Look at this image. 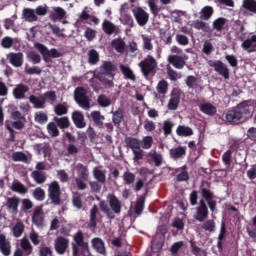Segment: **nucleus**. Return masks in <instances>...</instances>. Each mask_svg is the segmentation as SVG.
<instances>
[{"mask_svg":"<svg viewBox=\"0 0 256 256\" xmlns=\"http://www.w3.org/2000/svg\"><path fill=\"white\" fill-rule=\"evenodd\" d=\"M74 99L82 109L86 111L91 109V99L87 96V89L83 87L76 88L74 91Z\"/></svg>","mask_w":256,"mask_h":256,"instance_id":"nucleus-1","label":"nucleus"},{"mask_svg":"<svg viewBox=\"0 0 256 256\" xmlns=\"http://www.w3.org/2000/svg\"><path fill=\"white\" fill-rule=\"evenodd\" d=\"M34 47L37 49V51H39V53H41L46 63L49 61V59H59V57H63V54L59 50L55 48L49 50L41 43H35Z\"/></svg>","mask_w":256,"mask_h":256,"instance_id":"nucleus-2","label":"nucleus"},{"mask_svg":"<svg viewBox=\"0 0 256 256\" xmlns=\"http://www.w3.org/2000/svg\"><path fill=\"white\" fill-rule=\"evenodd\" d=\"M139 67L145 77H149L150 73H153L157 67V60L153 56L148 55L143 61L139 63Z\"/></svg>","mask_w":256,"mask_h":256,"instance_id":"nucleus-3","label":"nucleus"},{"mask_svg":"<svg viewBox=\"0 0 256 256\" xmlns=\"http://www.w3.org/2000/svg\"><path fill=\"white\" fill-rule=\"evenodd\" d=\"M102 75L109 77V79H105L102 77L103 81L107 83V85H113V77H115V71H117V66L113 65L111 62H104L101 66Z\"/></svg>","mask_w":256,"mask_h":256,"instance_id":"nucleus-4","label":"nucleus"},{"mask_svg":"<svg viewBox=\"0 0 256 256\" xmlns=\"http://www.w3.org/2000/svg\"><path fill=\"white\" fill-rule=\"evenodd\" d=\"M236 109L241 113L242 121H247V119H251L253 116L255 107H253L251 102H242L236 107Z\"/></svg>","mask_w":256,"mask_h":256,"instance_id":"nucleus-5","label":"nucleus"},{"mask_svg":"<svg viewBox=\"0 0 256 256\" xmlns=\"http://www.w3.org/2000/svg\"><path fill=\"white\" fill-rule=\"evenodd\" d=\"M48 194L54 205H59L61 188L58 182L54 181L48 185Z\"/></svg>","mask_w":256,"mask_h":256,"instance_id":"nucleus-6","label":"nucleus"},{"mask_svg":"<svg viewBox=\"0 0 256 256\" xmlns=\"http://www.w3.org/2000/svg\"><path fill=\"white\" fill-rule=\"evenodd\" d=\"M207 217H209V209H207V204H205V200L201 199L199 202V206L196 207L194 219H196V221H199V223H203V221H205Z\"/></svg>","mask_w":256,"mask_h":256,"instance_id":"nucleus-7","label":"nucleus"},{"mask_svg":"<svg viewBox=\"0 0 256 256\" xmlns=\"http://www.w3.org/2000/svg\"><path fill=\"white\" fill-rule=\"evenodd\" d=\"M132 13L140 27H143L149 23V13H147L143 8L137 7L132 10Z\"/></svg>","mask_w":256,"mask_h":256,"instance_id":"nucleus-8","label":"nucleus"},{"mask_svg":"<svg viewBox=\"0 0 256 256\" xmlns=\"http://www.w3.org/2000/svg\"><path fill=\"white\" fill-rule=\"evenodd\" d=\"M54 249L59 255H65L67 249H69V238L57 237L54 241Z\"/></svg>","mask_w":256,"mask_h":256,"instance_id":"nucleus-9","label":"nucleus"},{"mask_svg":"<svg viewBox=\"0 0 256 256\" xmlns=\"http://www.w3.org/2000/svg\"><path fill=\"white\" fill-rule=\"evenodd\" d=\"M187 59H189V57L185 54L182 55H169L167 58L168 63H170V65H173V67H175V69H183V67H185V61H187Z\"/></svg>","mask_w":256,"mask_h":256,"instance_id":"nucleus-10","label":"nucleus"},{"mask_svg":"<svg viewBox=\"0 0 256 256\" xmlns=\"http://www.w3.org/2000/svg\"><path fill=\"white\" fill-rule=\"evenodd\" d=\"M208 65L210 67H213L215 71L219 73V75H222V77H224V79H229V69L225 64H223V62L219 60H210L208 62Z\"/></svg>","mask_w":256,"mask_h":256,"instance_id":"nucleus-11","label":"nucleus"},{"mask_svg":"<svg viewBox=\"0 0 256 256\" xmlns=\"http://www.w3.org/2000/svg\"><path fill=\"white\" fill-rule=\"evenodd\" d=\"M32 222L36 227H43V223H45V212H43V208L38 207L34 209Z\"/></svg>","mask_w":256,"mask_h":256,"instance_id":"nucleus-12","label":"nucleus"},{"mask_svg":"<svg viewBox=\"0 0 256 256\" xmlns=\"http://www.w3.org/2000/svg\"><path fill=\"white\" fill-rule=\"evenodd\" d=\"M129 11V5L123 4L120 8V21L124 23V25H129L130 27H133V17L128 13Z\"/></svg>","mask_w":256,"mask_h":256,"instance_id":"nucleus-13","label":"nucleus"},{"mask_svg":"<svg viewBox=\"0 0 256 256\" xmlns=\"http://www.w3.org/2000/svg\"><path fill=\"white\" fill-rule=\"evenodd\" d=\"M0 253L4 256L11 255V241L7 239L5 234H0Z\"/></svg>","mask_w":256,"mask_h":256,"instance_id":"nucleus-14","label":"nucleus"},{"mask_svg":"<svg viewBox=\"0 0 256 256\" xmlns=\"http://www.w3.org/2000/svg\"><path fill=\"white\" fill-rule=\"evenodd\" d=\"M107 200L113 213L119 215V213H121V201H119V198L114 194H108Z\"/></svg>","mask_w":256,"mask_h":256,"instance_id":"nucleus-15","label":"nucleus"},{"mask_svg":"<svg viewBox=\"0 0 256 256\" xmlns=\"http://www.w3.org/2000/svg\"><path fill=\"white\" fill-rule=\"evenodd\" d=\"M73 239H74V242L72 243V255L79 256V247L81 245H84V243H86L83 240V233L81 232L76 233Z\"/></svg>","mask_w":256,"mask_h":256,"instance_id":"nucleus-16","label":"nucleus"},{"mask_svg":"<svg viewBox=\"0 0 256 256\" xmlns=\"http://www.w3.org/2000/svg\"><path fill=\"white\" fill-rule=\"evenodd\" d=\"M19 197H10L7 199L6 207L10 213L13 215H17L19 213V203H20Z\"/></svg>","mask_w":256,"mask_h":256,"instance_id":"nucleus-17","label":"nucleus"},{"mask_svg":"<svg viewBox=\"0 0 256 256\" xmlns=\"http://www.w3.org/2000/svg\"><path fill=\"white\" fill-rule=\"evenodd\" d=\"M92 174L98 183L105 184L107 182V170H103L101 166L94 167Z\"/></svg>","mask_w":256,"mask_h":256,"instance_id":"nucleus-18","label":"nucleus"},{"mask_svg":"<svg viewBox=\"0 0 256 256\" xmlns=\"http://www.w3.org/2000/svg\"><path fill=\"white\" fill-rule=\"evenodd\" d=\"M202 196L205 201H207L209 209L211 211H215V207H217V202L213 200V194L211 193V190L207 188H202Z\"/></svg>","mask_w":256,"mask_h":256,"instance_id":"nucleus-19","label":"nucleus"},{"mask_svg":"<svg viewBox=\"0 0 256 256\" xmlns=\"http://www.w3.org/2000/svg\"><path fill=\"white\" fill-rule=\"evenodd\" d=\"M29 92V86L25 84H18L13 90L15 99H25V93Z\"/></svg>","mask_w":256,"mask_h":256,"instance_id":"nucleus-20","label":"nucleus"},{"mask_svg":"<svg viewBox=\"0 0 256 256\" xmlns=\"http://www.w3.org/2000/svg\"><path fill=\"white\" fill-rule=\"evenodd\" d=\"M22 17H23L24 21H28V23H33V22L37 21V19H39V17H37L35 9H32V8L23 9Z\"/></svg>","mask_w":256,"mask_h":256,"instance_id":"nucleus-21","label":"nucleus"},{"mask_svg":"<svg viewBox=\"0 0 256 256\" xmlns=\"http://www.w3.org/2000/svg\"><path fill=\"white\" fill-rule=\"evenodd\" d=\"M7 57L13 67H21L23 65V53H10Z\"/></svg>","mask_w":256,"mask_h":256,"instance_id":"nucleus-22","label":"nucleus"},{"mask_svg":"<svg viewBox=\"0 0 256 256\" xmlns=\"http://www.w3.org/2000/svg\"><path fill=\"white\" fill-rule=\"evenodd\" d=\"M29 101L34 106V109H45V97L31 95Z\"/></svg>","mask_w":256,"mask_h":256,"instance_id":"nucleus-23","label":"nucleus"},{"mask_svg":"<svg viewBox=\"0 0 256 256\" xmlns=\"http://www.w3.org/2000/svg\"><path fill=\"white\" fill-rule=\"evenodd\" d=\"M67 15V12L65 9L61 7H54L53 12L50 14V19L52 21H61V19H64L65 16Z\"/></svg>","mask_w":256,"mask_h":256,"instance_id":"nucleus-24","label":"nucleus"},{"mask_svg":"<svg viewBox=\"0 0 256 256\" xmlns=\"http://www.w3.org/2000/svg\"><path fill=\"white\" fill-rule=\"evenodd\" d=\"M72 121L78 127V129L85 128V117H83V114L81 112H73L72 114Z\"/></svg>","mask_w":256,"mask_h":256,"instance_id":"nucleus-25","label":"nucleus"},{"mask_svg":"<svg viewBox=\"0 0 256 256\" xmlns=\"http://www.w3.org/2000/svg\"><path fill=\"white\" fill-rule=\"evenodd\" d=\"M187 153V148L183 146H178L176 148L170 149L171 159H181Z\"/></svg>","mask_w":256,"mask_h":256,"instance_id":"nucleus-26","label":"nucleus"},{"mask_svg":"<svg viewBox=\"0 0 256 256\" xmlns=\"http://www.w3.org/2000/svg\"><path fill=\"white\" fill-rule=\"evenodd\" d=\"M76 171L78 174V179H83V181H89V169L87 166L79 163L76 165Z\"/></svg>","mask_w":256,"mask_h":256,"instance_id":"nucleus-27","label":"nucleus"},{"mask_svg":"<svg viewBox=\"0 0 256 256\" xmlns=\"http://www.w3.org/2000/svg\"><path fill=\"white\" fill-rule=\"evenodd\" d=\"M243 49L248 51V53H253L256 51V35H253L250 39L245 40L242 43Z\"/></svg>","mask_w":256,"mask_h":256,"instance_id":"nucleus-28","label":"nucleus"},{"mask_svg":"<svg viewBox=\"0 0 256 256\" xmlns=\"http://www.w3.org/2000/svg\"><path fill=\"white\" fill-rule=\"evenodd\" d=\"M241 112L236 108L234 110H230L226 114V120L229 123H237L238 121H241Z\"/></svg>","mask_w":256,"mask_h":256,"instance_id":"nucleus-29","label":"nucleus"},{"mask_svg":"<svg viewBox=\"0 0 256 256\" xmlns=\"http://www.w3.org/2000/svg\"><path fill=\"white\" fill-rule=\"evenodd\" d=\"M176 133L179 137H191L193 135V129L189 126L180 125L176 129Z\"/></svg>","mask_w":256,"mask_h":256,"instance_id":"nucleus-30","label":"nucleus"},{"mask_svg":"<svg viewBox=\"0 0 256 256\" xmlns=\"http://www.w3.org/2000/svg\"><path fill=\"white\" fill-rule=\"evenodd\" d=\"M92 247L100 253L101 255H105V243L100 238H94L92 240Z\"/></svg>","mask_w":256,"mask_h":256,"instance_id":"nucleus-31","label":"nucleus"},{"mask_svg":"<svg viewBox=\"0 0 256 256\" xmlns=\"http://www.w3.org/2000/svg\"><path fill=\"white\" fill-rule=\"evenodd\" d=\"M125 144L127 147L132 149V151H135L137 149H141V141L137 138L128 137L125 139Z\"/></svg>","mask_w":256,"mask_h":256,"instance_id":"nucleus-32","label":"nucleus"},{"mask_svg":"<svg viewBox=\"0 0 256 256\" xmlns=\"http://www.w3.org/2000/svg\"><path fill=\"white\" fill-rule=\"evenodd\" d=\"M102 27L104 33H106L107 35H113V33L117 31V26H115V24H113V22L109 20H105L102 24Z\"/></svg>","mask_w":256,"mask_h":256,"instance_id":"nucleus-33","label":"nucleus"},{"mask_svg":"<svg viewBox=\"0 0 256 256\" xmlns=\"http://www.w3.org/2000/svg\"><path fill=\"white\" fill-rule=\"evenodd\" d=\"M200 111L205 113V115H215V113H217V108L211 103H204L200 105Z\"/></svg>","mask_w":256,"mask_h":256,"instance_id":"nucleus-34","label":"nucleus"},{"mask_svg":"<svg viewBox=\"0 0 256 256\" xmlns=\"http://www.w3.org/2000/svg\"><path fill=\"white\" fill-rule=\"evenodd\" d=\"M31 177L35 183H38V185H41L47 181V176H45V173L39 172L37 170L31 173Z\"/></svg>","mask_w":256,"mask_h":256,"instance_id":"nucleus-35","label":"nucleus"},{"mask_svg":"<svg viewBox=\"0 0 256 256\" xmlns=\"http://www.w3.org/2000/svg\"><path fill=\"white\" fill-rule=\"evenodd\" d=\"M20 247L26 255H31V253H33V246H31V242H29L27 238L21 239Z\"/></svg>","mask_w":256,"mask_h":256,"instance_id":"nucleus-36","label":"nucleus"},{"mask_svg":"<svg viewBox=\"0 0 256 256\" xmlns=\"http://www.w3.org/2000/svg\"><path fill=\"white\" fill-rule=\"evenodd\" d=\"M213 16V7L211 6H205L200 11V19H203L204 21H208V19H211Z\"/></svg>","mask_w":256,"mask_h":256,"instance_id":"nucleus-37","label":"nucleus"},{"mask_svg":"<svg viewBox=\"0 0 256 256\" xmlns=\"http://www.w3.org/2000/svg\"><path fill=\"white\" fill-rule=\"evenodd\" d=\"M242 9L256 13V1L255 0H243Z\"/></svg>","mask_w":256,"mask_h":256,"instance_id":"nucleus-38","label":"nucleus"},{"mask_svg":"<svg viewBox=\"0 0 256 256\" xmlns=\"http://www.w3.org/2000/svg\"><path fill=\"white\" fill-rule=\"evenodd\" d=\"M112 47L117 51V53H124L125 41H123V39H114L112 41Z\"/></svg>","mask_w":256,"mask_h":256,"instance_id":"nucleus-39","label":"nucleus"},{"mask_svg":"<svg viewBox=\"0 0 256 256\" xmlns=\"http://www.w3.org/2000/svg\"><path fill=\"white\" fill-rule=\"evenodd\" d=\"M12 191H14L15 193H20L21 195L27 193V187H25V185H23L21 182L19 181H14L12 183V187H11Z\"/></svg>","mask_w":256,"mask_h":256,"instance_id":"nucleus-40","label":"nucleus"},{"mask_svg":"<svg viewBox=\"0 0 256 256\" xmlns=\"http://www.w3.org/2000/svg\"><path fill=\"white\" fill-rule=\"evenodd\" d=\"M120 71L123 73L126 79H130V81H135V74H133V70H131V68L121 64Z\"/></svg>","mask_w":256,"mask_h":256,"instance_id":"nucleus-41","label":"nucleus"},{"mask_svg":"<svg viewBox=\"0 0 256 256\" xmlns=\"http://www.w3.org/2000/svg\"><path fill=\"white\" fill-rule=\"evenodd\" d=\"M177 107H179V95L173 94L168 102V109L170 111L177 110Z\"/></svg>","mask_w":256,"mask_h":256,"instance_id":"nucleus-42","label":"nucleus"},{"mask_svg":"<svg viewBox=\"0 0 256 256\" xmlns=\"http://www.w3.org/2000/svg\"><path fill=\"white\" fill-rule=\"evenodd\" d=\"M98 212H99V208H97V205H94L90 210V227H96Z\"/></svg>","mask_w":256,"mask_h":256,"instance_id":"nucleus-43","label":"nucleus"},{"mask_svg":"<svg viewBox=\"0 0 256 256\" xmlns=\"http://www.w3.org/2000/svg\"><path fill=\"white\" fill-rule=\"evenodd\" d=\"M141 38L143 41L144 49H146L147 51H152L153 50V39L151 38V36L142 34Z\"/></svg>","mask_w":256,"mask_h":256,"instance_id":"nucleus-44","label":"nucleus"},{"mask_svg":"<svg viewBox=\"0 0 256 256\" xmlns=\"http://www.w3.org/2000/svg\"><path fill=\"white\" fill-rule=\"evenodd\" d=\"M186 85L189 89H199V80L195 76H188L186 79Z\"/></svg>","mask_w":256,"mask_h":256,"instance_id":"nucleus-45","label":"nucleus"},{"mask_svg":"<svg viewBox=\"0 0 256 256\" xmlns=\"http://www.w3.org/2000/svg\"><path fill=\"white\" fill-rule=\"evenodd\" d=\"M157 92L159 93V95H165L167 93V91H169V83H167V81L165 80H161L157 87Z\"/></svg>","mask_w":256,"mask_h":256,"instance_id":"nucleus-46","label":"nucleus"},{"mask_svg":"<svg viewBox=\"0 0 256 256\" xmlns=\"http://www.w3.org/2000/svg\"><path fill=\"white\" fill-rule=\"evenodd\" d=\"M91 117H92L94 123H96V125H98V126L103 125V121H105V116L101 115V112H99V111L92 112Z\"/></svg>","mask_w":256,"mask_h":256,"instance_id":"nucleus-47","label":"nucleus"},{"mask_svg":"<svg viewBox=\"0 0 256 256\" xmlns=\"http://www.w3.org/2000/svg\"><path fill=\"white\" fill-rule=\"evenodd\" d=\"M192 27L194 29H200L201 31H205L206 33L209 31V25L201 20H196L192 23Z\"/></svg>","mask_w":256,"mask_h":256,"instance_id":"nucleus-48","label":"nucleus"},{"mask_svg":"<svg viewBox=\"0 0 256 256\" xmlns=\"http://www.w3.org/2000/svg\"><path fill=\"white\" fill-rule=\"evenodd\" d=\"M47 131L49 135H51V137H59V128H57V125L55 123H48Z\"/></svg>","mask_w":256,"mask_h":256,"instance_id":"nucleus-49","label":"nucleus"},{"mask_svg":"<svg viewBox=\"0 0 256 256\" xmlns=\"http://www.w3.org/2000/svg\"><path fill=\"white\" fill-rule=\"evenodd\" d=\"M149 157H151V159L154 161L156 167H159L161 163H163V156L156 151H151L149 153Z\"/></svg>","mask_w":256,"mask_h":256,"instance_id":"nucleus-50","label":"nucleus"},{"mask_svg":"<svg viewBox=\"0 0 256 256\" xmlns=\"http://www.w3.org/2000/svg\"><path fill=\"white\" fill-rule=\"evenodd\" d=\"M54 121L55 123H57L60 129H67V127H69V118L67 117H62V118L55 117Z\"/></svg>","mask_w":256,"mask_h":256,"instance_id":"nucleus-51","label":"nucleus"},{"mask_svg":"<svg viewBox=\"0 0 256 256\" xmlns=\"http://www.w3.org/2000/svg\"><path fill=\"white\" fill-rule=\"evenodd\" d=\"M23 231H25V225H23L22 222H18L13 227V235H14V237H21V235H23Z\"/></svg>","mask_w":256,"mask_h":256,"instance_id":"nucleus-52","label":"nucleus"},{"mask_svg":"<svg viewBox=\"0 0 256 256\" xmlns=\"http://www.w3.org/2000/svg\"><path fill=\"white\" fill-rule=\"evenodd\" d=\"M140 145L142 149H151L153 145V137L152 136H146L142 139L140 142Z\"/></svg>","mask_w":256,"mask_h":256,"instance_id":"nucleus-53","label":"nucleus"},{"mask_svg":"<svg viewBox=\"0 0 256 256\" xmlns=\"http://www.w3.org/2000/svg\"><path fill=\"white\" fill-rule=\"evenodd\" d=\"M97 101L100 107H109V105H111V99L103 94L98 96Z\"/></svg>","mask_w":256,"mask_h":256,"instance_id":"nucleus-54","label":"nucleus"},{"mask_svg":"<svg viewBox=\"0 0 256 256\" xmlns=\"http://www.w3.org/2000/svg\"><path fill=\"white\" fill-rule=\"evenodd\" d=\"M88 61L90 65H95V63L99 62V53L95 50H90L88 53Z\"/></svg>","mask_w":256,"mask_h":256,"instance_id":"nucleus-55","label":"nucleus"},{"mask_svg":"<svg viewBox=\"0 0 256 256\" xmlns=\"http://www.w3.org/2000/svg\"><path fill=\"white\" fill-rule=\"evenodd\" d=\"M47 114L45 112H36L35 113V116H34V120L36 121V123H40V124H43V123H47Z\"/></svg>","mask_w":256,"mask_h":256,"instance_id":"nucleus-56","label":"nucleus"},{"mask_svg":"<svg viewBox=\"0 0 256 256\" xmlns=\"http://www.w3.org/2000/svg\"><path fill=\"white\" fill-rule=\"evenodd\" d=\"M67 111H69V109L64 104H57L54 107V113H56V115H59V116L67 115Z\"/></svg>","mask_w":256,"mask_h":256,"instance_id":"nucleus-57","label":"nucleus"},{"mask_svg":"<svg viewBox=\"0 0 256 256\" xmlns=\"http://www.w3.org/2000/svg\"><path fill=\"white\" fill-rule=\"evenodd\" d=\"M174 124L171 120H165L163 122V131L164 135H171V131H173Z\"/></svg>","mask_w":256,"mask_h":256,"instance_id":"nucleus-58","label":"nucleus"},{"mask_svg":"<svg viewBox=\"0 0 256 256\" xmlns=\"http://www.w3.org/2000/svg\"><path fill=\"white\" fill-rule=\"evenodd\" d=\"M33 197L37 200V201H43V199H45V190H43L42 188H36L33 192Z\"/></svg>","mask_w":256,"mask_h":256,"instance_id":"nucleus-59","label":"nucleus"},{"mask_svg":"<svg viewBox=\"0 0 256 256\" xmlns=\"http://www.w3.org/2000/svg\"><path fill=\"white\" fill-rule=\"evenodd\" d=\"M166 69L170 81H177V79H179V74L177 73V71L173 70L171 66L168 65Z\"/></svg>","mask_w":256,"mask_h":256,"instance_id":"nucleus-60","label":"nucleus"},{"mask_svg":"<svg viewBox=\"0 0 256 256\" xmlns=\"http://www.w3.org/2000/svg\"><path fill=\"white\" fill-rule=\"evenodd\" d=\"M84 36L88 41H93V39L97 37V31H95L93 28H86Z\"/></svg>","mask_w":256,"mask_h":256,"instance_id":"nucleus-61","label":"nucleus"},{"mask_svg":"<svg viewBox=\"0 0 256 256\" xmlns=\"http://www.w3.org/2000/svg\"><path fill=\"white\" fill-rule=\"evenodd\" d=\"M42 97H44L45 102L51 101V103H56L57 102V94H55L54 91H48L46 93H44V95H42Z\"/></svg>","mask_w":256,"mask_h":256,"instance_id":"nucleus-62","label":"nucleus"},{"mask_svg":"<svg viewBox=\"0 0 256 256\" xmlns=\"http://www.w3.org/2000/svg\"><path fill=\"white\" fill-rule=\"evenodd\" d=\"M226 20L224 18H218L213 22L214 29H217V31H221L223 27H225Z\"/></svg>","mask_w":256,"mask_h":256,"instance_id":"nucleus-63","label":"nucleus"},{"mask_svg":"<svg viewBox=\"0 0 256 256\" xmlns=\"http://www.w3.org/2000/svg\"><path fill=\"white\" fill-rule=\"evenodd\" d=\"M184 16H185V12L179 11V10L173 11L171 13V19L174 20L176 23H179V21H181V17H184Z\"/></svg>","mask_w":256,"mask_h":256,"instance_id":"nucleus-64","label":"nucleus"}]
</instances>
